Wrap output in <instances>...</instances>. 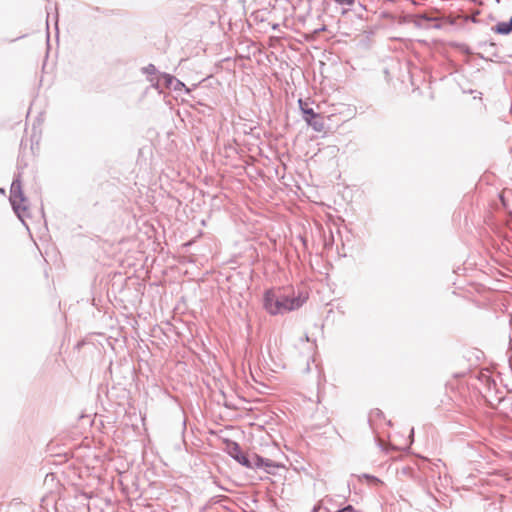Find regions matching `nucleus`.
<instances>
[{
  "label": "nucleus",
  "mask_w": 512,
  "mask_h": 512,
  "mask_svg": "<svg viewBox=\"0 0 512 512\" xmlns=\"http://www.w3.org/2000/svg\"><path fill=\"white\" fill-rule=\"evenodd\" d=\"M308 296L299 294L298 296H288L280 291L269 290L264 296V307L271 315H277L300 308Z\"/></svg>",
  "instance_id": "nucleus-1"
},
{
  "label": "nucleus",
  "mask_w": 512,
  "mask_h": 512,
  "mask_svg": "<svg viewBox=\"0 0 512 512\" xmlns=\"http://www.w3.org/2000/svg\"><path fill=\"white\" fill-rule=\"evenodd\" d=\"M10 201L16 213L25 212L28 209V200L22 191V183L19 179L12 182L10 190Z\"/></svg>",
  "instance_id": "nucleus-2"
},
{
  "label": "nucleus",
  "mask_w": 512,
  "mask_h": 512,
  "mask_svg": "<svg viewBox=\"0 0 512 512\" xmlns=\"http://www.w3.org/2000/svg\"><path fill=\"white\" fill-rule=\"evenodd\" d=\"M234 457L240 464H242L243 466H246L248 468L262 467V466H267V467L274 466L271 463H269L268 461H265L263 458L259 457L258 455H253L251 459L243 454H239V455L237 454Z\"/></svg>",
  "instance_id": "nucleus-3"
},
{
  "label": "nucleus",
  "mask_w": 512,
  "mask_h": 512,
  "mask_svg": "<svg viewBox=\"0 0 512 512\" xmlns=\"http://www.w3.org/2000/svg\"><path fill=\"white\" fill-rule=\"evenodd\" d=\"M306 123L317 132H323L325 130L324 120L319 114H317L312 119H311V117H308Z\"/></svg>",
  "instance_id": "nucleus-4"
},
{
  "label": "nucleus",
  "mask_w": 512,
  "mask_h": 512,
  "mask_svg": "<svg viewBox=\"0 0 512 512\" xmlns=\"http://www.w3.org/2000/svg\"><path fill=\"white\" fill-rule=\"evenodd\" d=\"M492 30L497 34L507 35L512 32V16L508 22H499Z\"/></svg>",
  "instance_id": "nucleus-5"
},
{
  "label": "nucleus",
  "mask_w": 512,
  "mask_h": 512,
  "mask_svg": "<svg viewBox=\"0 0 512 512\" xmlns=\"http://www.w3.org/2000/svg\"><path fill=\"white\" fill-rule=\"evenodd\" d=\"M299 106L301 108V111L304 114V120L306 122H307V118L308 117H311V119H312V118H314L317 115V113H315L312 108L308 107L307 103H305L301 99L299 100Z\"/></svg>",
  "instance_id": "nucleus-6"
},
{
  "label": "nucleus",
  "mask_w": 512,
  "mask_h": 512,
  "mask_svg": "<svg viewBox=\"0 0 512 512\" xmlns=\"http://www.w3.org/2000/svg\"><path fill=\"white\" fill-rule=\"evenodd\" d=\"M145 73L147 74H154L156 72V68L154 65L150 64L147 67L144 68Z\"/></svg>",
  "instance_id": "nucleus-7"
},
{
  "label": "nucleus",
  "mask_w": 512,
  "mask_h": 512,
  "mask_svg": "<svg viewBox=\"0 0 512 512\" xmlns=\"http://www.w3.org/2000/svg\"><path fill=\"white\" fill-rule=\"evenodd\" d=\"M337 1L341 2V3L351 4V3H353L354 0H337Z\"/></svg>",
  "instance_id": "nucleus-8"
},
{
  "label": "nucleus",
  "mask_w": 512,
  "mask_h": 512,
  "mask_svg": "<svg viewBox=\"0 0 512 512\" xmlns=\"http://www.w3.org/2000/svg\"><path fill=\"white\" fill-rule=\"evenodd\" d=\"M501 200H502L503 205L506 206L503 195H501Z\"/></svg>",
  "instance_id": "nucleus-9"
}]
</instances>
